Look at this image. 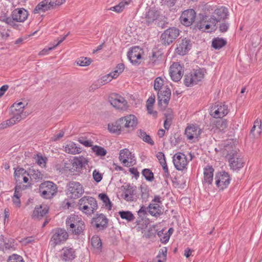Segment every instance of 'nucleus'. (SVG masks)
Returning a JSON list of instances; mask_svg holds the SVG:
<instances>
[{
	"mask_svg": "<svg viewBox=\"0 0 262 262\" xmlns=\"http://www.w3.org/2000/svg\"><path fill=\"white\" fill-rule=\"evenodd\" d=\"M79 210L83 212L90 215L97 209V203L95 199L91 196H84L79 200Z\"/></svg>",
	"mask_w": 262,
	"mask_h": 262,
	"instance_id": "f257e3e1",
	"label": "nucleus"
},
{
	"mask_svg": "<svg viewBox=\"0 0 262 262\" xmlns=\"http://www.w3.org/2000/svg\"><path fill=\"white\" fill-rule=\"evenodd\" d=\"M38 192L42 198L51 199L56 194L57 187L51 181H45L40 184Z\"/></svg>",
	"mask_w": 262,
	"mask_h": 262,
	"instance_id": "f03ea898",
	"label": "nucleus"
},
{
	"mask_svg": "<svg viewBox=\"0 0 262 262\" xmlns=\"http://www.w3.org/2000/svg\"><path fill=\"white\" fill-rule=\"evenodd\" d=\"M67 227H69L71 229L72 232L76 235H83L85 229V225L84 222L79 220V219L76 215H72L66 221Z\"/></svg>",
	"mask_w": 262,
	"mask_h": 262,
	"instance_id": "7ed1b4c3",
	"label": "nucleus"
},
{
	"mask_svg": "<svg viewBox=\"0 0 262 262\" xmlns=\"http://www.w3.org/2000/svg\"><path fill=\"white\" fill-rule=\"evenodd\" d=\"M50 244L53 247L64 243L69 237L67 231L62 228H57L53 229Z\"/></svg>",
	"mask_w": 262,
	"mask_h": 262,
	"instance_id": "20e7f679",
	"label": "nucleus"
},
{
	"mask_svg": "<svg viewBox=\"0 0 262 262\" xmlns=\"http://www.w3.org/2000/svg\"><path fill=\"white\" fill-rule=\"evenodd\" d=\"M205 70L199 69L185 76L184 83L186 86H191L201 81L204 78Z\"/></svg>",
	"mask_w": 262,
	"mask_h": 262,
	"instance_id": "39448f33",
	"label": "nucleus"
},
{
	"mask_svg": "<svg viewBox=\"0 0 262 262\" xmlns=\"http://www.w3.org/2000/svg\"><path fill=\"white\" fill-rule=\"evenodd\" d=\"M230 146H226L225 150L228 152L227 155L229 156V162L231 169L233 170L238 169L241 168L244 166V161L242 158L240 157L236 151L232 149L229 151L228 149ZM231 148H233V146H231Z\"/></svg>",
	"mask_w": 262,
	"mask_h": 262,
	"instance_id": "423d86ee",
	"label": "nucleus"
},
{
	"mask_svg": "<svg viewBox=\"0 0 262 262\" xmlns=\"http://www.w3.org/2000/svg\"><path fill=\"white\" fill-rule=\"evenodd\" d=\"M83 192V188L79 182L71 181L67 185V194L71 199H77Z\"/></svg>",
	"mask_w": 262,
	"mask_h": 262,
	"instance_id": "0eeeda50",
	"label": "nucleus"
},
{
	"mask_svg": "<svg viewBox=\"0 0 262 262\" xmlns=\"http://www.w3.org/2000/svg\"><path fill=\"white\" fill-rule=\"evenodd\" d=\"M27 104L28 103L26 102H20L14 103L11 106V111L13 114L12 118L17 122L25 118L27 116L26 113L24 112V108Z\"/></svg>",
	"mask_w": 262,
	"mask_h": 262,
	"instance_id": "6e6552de",
	"label": "nucleus"
},
{
	"mask_svg": "<svg viewBox=\"0 0 262 262\" xmlns=\"http://www.w3.org/2000/svg\"><path fill=\"white\" fill-rule=\"evenodd\" d=\"M179 35V30L176 28H170L165 30L161 36L162 43L169 45Z\"/></svg>",
	"mask_w": 262,
	"mask_h": 262,
	"instance_id": "1a4fd4ad",
	"label": "nucleus"
},
{
	"mask_svg": "<svg viewBox=\"0 0 262 262\" xmlns=\"http://www.w3.org/2000/svg\"><path fill=\"white\" fill-rule=\"evenodd\" d=\"M163 89L158 92V99L159 106L161 108L164 109L168 104L171 97V91L167 85L164 86Z\"/></svg>",
	"mask_w": 262,
	"mask_h": 262,
	"instance_id": "9d476101",
	"label": "nucleus"
},
{
	"mask_svg": "<svg viewBox=\"0 0 262 262\" xmlns=\"http://www.w3.org/2000/svg\"><path fill=\"white\" fill-rule=\"evenodd\" d=\"M109 101L114 107L118 110H126L127 108V102L125 99L117 94H111L109 98Z\"/></svg>",
	"mask_w": 262,
	"mask_h": 262,
	"instance_id": "9b49d317",
	"label": "nucleus"
},
{
	"mask_svg": "<svg viewBox=\"0 0 262 262\" xmlns=\"http://www.w3.org/2000/svg\"><path fill=\"white\" fill-rule=\"evenodd\" d=\"M215 180L216 187L221 190H223L229 184L230 178L228 173L223 171L215 174Z\"/></svg>",
	"mask_w": 262,
	"mask_h": 262,
	"instance_id": "f8f14e48",
	"label": "nucleus"
},
{
	"mask_svg": "<svg viewBox=\"0 0 262 262\" xmlns=\"http://www.w3.org/2000/svg\"><path fill=\"white\" fill-rule=\"evenodd\" d=\"M228 113V107L222 103H215L211 106L210 114L215 118H222Z\"/></svg>",
	"mask_w": 262,
	"mask_h": 262,
	"instance_id": "ddd939ff",
	"label": "nucleus"
},
{
	"mask_svg": "<svg viewBox=\"0 0 262 262\" xmlns=\"http://www.w3.org/2000/svg\"><path fill=\"white\" fill-rule=\"evenodd\" d=\"M123 128H126L129 131L134 130L138 124V119L134 115H128L119 119Z\"/></svg>",
	"mask_w": 262,
	"mask_h": 262,
	"instance_id": "4468645a",
	"label": "nucleus"
},
{
	"mask_svg": "<svg viewBox=\"0 0 262 262\" xmlns=\"http://www.w3.org/2000/svg\"><path fill=\"white\" fill-rule=\"evenodd\" d=\"M143 51L139 47L132 48L127 53V57L130 62L134 64H139L141 63L142 55Z\"/></svg>",
	"mask_w": 262,
	"mask_h": 262,
	"instance_id": "2eb2a0df",
	"label": "nucleus"
},
{
	"mask_svg": "<svg viewBox=\"0 0 262 262\" xmlns=\"http://www.w3.org/2000/svg\"><path fill=\"white\" fill-rule=\"evenodd\" d=\"M196 13L193 9H190L184 11L180 17L181 23L186 26H189L194 21Z\"/></svg>",
	"mask_w": 262,
	"mask_h": 262,
	"instance_id": "dca6fc26",
	"label": "nucleus"
},
{
	"mask_svg": "<svg viewBox=\"0 0 262 262\" xmlns=\"http://www.w3.org/2000/svg\"><path fill=\"white\" fill-rule=\"evenodd\" d=\"M169 74L173 81H179L184 74L183 68L180 63L174 62L170 67Z\"/></svg>",
	"mask_w": 262,
	"mask_h": 262,
	"instance_id": "f3484780",
	"label": "nucleus"
},
{
	"mask_svg": "<svg viewBox=\"0 0 262 262\" xmlns=\"http://www.w3.org/2000/svg\"><path fill=\"white\" fill-rule=\"evenodd\" d=\"M228 9L224 7L216 9L214 11V15L210 18V22L213 25V27H215L217 23L220 22L222 20H225L227 18Z\"/></svg>",
	"mask_w": 262,
	"mask_h": 262,
	"instance_id": "a211bd4d",
	"label": "nucleus"
},
{
	"mask_svg": "<svg viewBox=\"0 0 262 262\" xmlns=\"http://www.w3.org/2000/svg\"><path fill=\"white\" fill-rule=\"evenodd\" d=\"M173 163L177 170H182L186 168L188 161L184 154L178 152L173 156Z\"/></svg>",
	"mask_w": 262,
	"mask_h": 262,
	"instance_id": "6ab92c4d",
	"label": "nucleus"
},
{
	"mask_svg": "<svg viewBox=\"0 0 262 262\" xmlns=\"http://www.w3.org/2000/svg\"><path fill=\"white\" fill-rule=\"evenodd\" d=\"M134 158L128 149L125 148L120 151L119 159L126 166H130L133 164L135 161Z\"/></svg>",
	"mask_w": 262,
	"mask_h": 262,
	"instance_id": "aec40b11",
	"label": "nucleus"
},
{
	"mask_svg": "<svg viewBox=\"0 0 262 262\" xmlns=\"http://www.w3.org/2000/svg\"><path fill=\"white\" fill-rule=\"evenodd\" d=\"M185 134L189 140H192L198 138L201 134V129L196 125H191L188 126L185 131Z\"/></svg>",
	"mask_w": 262,
	"mask_h": 262,
	"instance_id": "412c9836",
	"label": "nucleus"
},
{
	"mask_svg": "<svg viewBox=\"0 0 262 262\" xmlns=\"http://www.w3.org/2000/svg\"><path fill=\"white\" fill-rule=\"evenodd\" d=\"M191 44L190 39H183L176 49L177 53L181 55H185L191 48Z\"/></svg>",
	"mask_w": 262,
	"mask_h": 262,
	"instance_id": "4be33fe9",
	"label": "nucleus"
},
{
	"mask_svg": "<svg viewBox=\"0 0 262 262\" xmlns=\"http://www.w3.org/2000/svg\"><path fill=\"white\" fill-rule=\"evenodd\" d=\"M76 257L75 250L70 247H66L62 248L60 257L64 261L71 260Z\"/></svg>",
	"mask_w": 262,
	"mask_h": 262,
	"instance_id": "5701e85b",
	"label": "nucleus"
},
{
	"mask_svg": "<svg viewBox=\"0 0 262 262\" xmlns=\"http://www.w3.org/2000/svg\"><path fill=\"white\" fill-rule=\"evenodd\" d=\"M214 169L212 166H207L204 169V180L203 183L205 185H209L213 181Z\"/></svg>",
	"mask_w": 262,
	"mask_h": 262,
	"instance_id": "b1692460",
	"label": "nucleus"
},
{
	"mask_svg": "<svg viewBox=\"0 0 262 262\" xmlns=\"http://www.w3.org/2000/svg\"><path fill=\"white\" fill-rule=\"evenodd\" d=\"M28 12L24 9H15L12 14L13 19L16 21L23 22L28 17Z\"/></svg>",
	"mask_w": 262,
	"mask_h": 262,
	"instance_id": "393cba45",
	"label": "nucleus"
},
{
	"mask_svg": "<svg viewBox=\"0 0 262 262\" xmlns=\"http://www.w3.org/2000/svg\"><path fill=\"white\" fill-rule=\"evenodd\" d=\"M136 187L130 185H127L124 188V190L121 194V197L127 201H133L134 199V195Z\"/></svg>",
	"mask_w": 262,
	"mask_h": 262,
	"instance_id": "a878e982",
	"label": "nucleus"
},
{
	"mask_svg": "<svg viewBox=\"0 0 262 262\" xmlns=\"http://www.w3.org/2000/svg\"><path fill=\"white\" fill-rule=\"evenodd\" d=\"M49 207L45 205L36 207L33 212L32 217L33 219H39L48 213Z\"/></svg>",
	"mask_w": 262,
	"mask_h": 262,
	"instance_id": "bb28decb",
	"label": "nucleus"
},
{
	"mask_svg": "<svg viewBox=\"0 0 262 262\" xmlns=\"http://www.w3.org/2000/svg\"><path fill=\"white\" fill-rule=\"evenodd\" d=\"M92 224H94L97 228L103 229L107 226V219L104 215L101 214L93 219Z\"/></svg>",
	"mask_w": 262,
	"mask_h": 262,
	"instance_id": "cd10ccee",
	"label": "nucleus"
},
{
	"mask_svg": "<svg viewBox=\"0 0 262 262\" xmlns=\"http://www.w3.org/2000/svg\"><path fill=\"white\" fill-rule=\"evenodd\" d=\"M159 16V12L155 9H149L145 14V21L149 25L156 20Z\"/></svg>",
	"mask_w": 262,
	"mask_h": 262,
	"instance_id": "c85d7f7f",
	"label": "nucleus"
},
{
	"mask_svg": "<svg viewBox=\"0 0 262 262\" xmlns=\"http://www.w3.org/2000/svg\"><path fill=\"white\" fill-rule=\"evenodd\" d=\"M261 130V122L260 120L256 119L251 129L250 135H252L254 138H257L260 136Z\"/></svg>",
	"mask_w": 262,
	"mask_h": 262,
	"instance_id": "c756f323",
	"label": "nucleus"
},
{
	"mask_svg": "<svg viewBox=\"0 0 262 262\" xmlns=\"http://www.w3.org/2000/svg\"><path fill=\"white\" fill-rule=\"evenodd\" d=\"M64 151L69 154L76 155L81 152V148L73 142H69L64 146Z\"/></svg>",
	"mask_w": 262,
	"mask_h": 262,
	"instance_id": "7c9ffc66",
	"label": "nucleus"
},
{
	"mask_svg": "<svg viewBox=\"0 0 262 262\" xmlns=\"http://www.w3.org/2000/svg\"><path fill=\"white\" fill-rule=\"evenodd\" d=\"M148 210L152 216H157L162 214V207L159 204L150 203L148 207Z\"/></svg>",
	"mask_w": 262,
	"mask_h": 262,
	"instance_id": "2f4dec72",
	"label": "nucleus"
},
{
	"mask_svg": "<svg viewBox=\"0 0 262 262\" xmlns=\"http://www.w3.org/2000/svg\"><path fill=\"white\" fill-rule=\"evenodd\" d=\"M113 78H112V74L110 73L109 74L103 76L100 79H99L96 82V83L93 84L90 88L92 90L98 89L100 86L111 81Z\"/></svg>",
	"mask_w": 262,
	"mask_h": 262,
	"instance_id": "473e14b6",
	"label": "nucleus"
},
{
	"mask_svg": "<svg viewBox=\"0 0 262 262\" xmlns=\"http://www.w3.org/2000/svg\"><path fill=\"white\" fill-rule=\"evenodd\" d=\"M122 128L123 126L119 119L115 122L108 124V129L112 133L120 134Z\"/></svg>",
	"mask_w": 262,
	"mask_h": 262,
	"instance_id": "72a5a7b5",
	"label": "nucleus"
},
{
	"mask_svg": "<svg viewBox=\"0 0 262 262\" xmlns=\"http://www.w3.org/2000/svg\"><path fill=\"white\" fill-rule=\"evenodd\" d=\"M196 28L200 31H205L210 29L211 27H213V25L209 21H207L204 18L198 22L196 26ZM215 29V27L212 28V29Z\"/></svg>",
	"mask_w": 262,
	"mask_h": 262,
	"instance_id": "f704fd0d",
	"label": "nucleus"
},
{
	"mask_svg": "<svg viewBox=\"0 0 262 262\" xmlns=\"http://www.w3.org/2000/svg\"><path fill=\"white\" fill-rule=\"evenodd\" d=\"M25 175H28L26 171L23 168L16 169L14 171V177L16 182L18 184L22 183V179Z\"/></svg>",
	"mask_w": 262,
	"mask_h": 262,
	"instance_id": "c9c22d12",
	"label": "nucleus"
},
{
	"mask_svg": "<svg viewBox=\"0 0 262 262\" xmlns=\"http://www.w3.org/2000/svg\"><path fill=\"white\" fill-rule=\"evenodd\" d=\"M226 44L227 41L222 38H215L212 41V46L215 49H220Z\"/></svg>",
	"mask_w": 262,
	"mask_h": 262,
	"instance_id": "e433bc0d",
	"label": "nucleus"
},
{
	"mask_svg": "<svg viewBox=\"0 0 262 262\" xmlns=\"http://www.w3.org/2000/svg\"><path fill=\"white\" fill-rule=\"evenodd\" d=\"M130 2V0H123L118 5L112 7L110 8V10L115 11L117 13L122 12L125 8L126 5H128Z\"/></svg>",
	"mask_w": 262,
	"mask_h": 262,
	"instance_id": "4c0bfd02",
	"label": "nucleus"
},
{
	"mask_svg": "<svg viewBox=\"0 0 262 262\" xmlns=\"http://www.w3.org/2000/svg\"><path fill=\"white\" fill-rule=\"evenodd\" d=\"M86 160L82 157H76L74 159L73 162L72 163L73 168L76 169L81 168L85 164Z\"/></svg>",
	"mask_w": 262,
	"mask_h": 262,
	"instance_id": "58836bf2",
	"label": "nucleus"
},
{
	"mask_svg": "<svg viewBox=\"0 0 262 262\" xmlns=\"http://www.w3.org/2000/svg\"><path fill=\"white\" fill-rule=\"evenodd\" d=\"M48 3H49V0H44L39 3L34 10V13H37L40 10L42 11L43 12H45L48 10H50V8L47 5Z\"/></svg>",
	"mask_w": 262,
	"mask_h": 262,
	"instance_id": "ea45409f",
	"label": "nucleus"
},
{
	"mask_svg": "<svg viewBox=\"0 0 262 262\" xmlns=\"http://www.w3.org/2000/svg\"><path fill=\"white\" fill-rule=\"evenodd\" d=\"M21 188L20 185H16L15 187V192L14 195L12 198V200L14 204L17 207L20 206V201L19 198L20 196V193L19 192V189Z\"/></svg>",
	"mask_w": 262,
	"mask_h": 262,
	"instance_id": "a19ab883",
	"label": "nucleus"
},
{
	"mask_svg": "<svg viewBox=\"0 0 262 262\" xmlns=\"http://www.w3.org/2000/svg\"><path fill=\"white\" fill-rule=\"evenodd\" d=\"M119 214L122 219H125L128 222L133 221L135 219L133 214L129 211H119Z\"/></svg>",
	"mask_w": 262,
	"mask_h": 262,
	"instance_id": "79ce46f5",
	"label": "nucleus"
},
{
	"mask_svg": "<svg viewBox=\"0 0 262 262\" xmlns=\"http://www.w3.org/2000/svg\"><path fill=\"white\" fill-rule=\"evenodd\" d=\"M98 197L104 203L105 207L111 210L112 205L107 195L105 193H100Z\"/></svg>",
	"mask_w": 262,
	"mask_h": 262,
	"instance_id": "37998d69",
	"label": "nucleus"
},
{
	"mask_svg": "<svg viewBox=\"0 0 262 262\" xmlns=\"http://www.w3.org/2000/svg\"><path fill=\"white\" fill-rule=\"evenodd\" d=\"M92 150L97 156H104L107 153L103 147L97 145L94 146Z\"/></svg>",
	"mask_w": 262,
	"mask_h": 262,
	"instance_id": "c03bdc74",
	"label": "nucleus"
},
{
	"mask_svg": "<svg viewBox=\"0 0 262 262\" xmlns=\"http://www.w3.org/2000/svg\"><path fill=\"white\" fill-rule=\"evenodd\" d=\"M163 80L161 77H157L154 81V89L156 91L160 92L163 90Z\"/></svg>",
	"mask_w": 262,
	"mask_h": 262,
	"instance_id": "a18cd8bd",
	"label": "nucleus"
},
{
	"mask_svg": "<svg viewBox=\"0 0 262 262\" xmlns=\"http://www.w3.org/2000/svg\"><path fill=\"white\" fill-rule=\"evenodd\" d=\"M124 70V65L123 63L118 64L115 68V70L112 73V78H117L119 75Z\"/></svg>",
	"mask_w": 262,
	"mask_h": 262,
	"instance_id": "49530a36",
	"label": "nucleus"
},
{
	"mask_svg": "<svg viewBox=\"0 0 262 262\" xmlns=\"http://www.w3.org/2000/svg\"><path fill=\"white\" fill-rule=\"evenodd\" d=\"M215 127L220 131H223L227 127V123L226 120L221 119L217 120L214 123Z\"/></svg>",
	"mask_w": 262,
	"mask_h": 262,
	"instance_id": "de8ad7c7",
	"label": "nucleus"
},
{
	"mask_svg": "<svg viewBox=\"0 0 262 262\" xmlns=\"http://www.w3.org/2000/svg\"><path fill=\"white\" fill-rule=\"evenodd\" d=\"M92 60L87 57H81L77 59L76 63L80 66H88L91 64Z\"/></svg>",
	"mask_w": 262,
	"mask_h": 262,
	"instance_id": "09e8293b",
	"label": "nucleus"
},
{
	"mask_svg": "<svg viewBox=\"0 0 262 262\" xmlns=\"http://www.w3.org/2000/svg\"><path fill=\"white\" fill-rule=\"evenodd\" d=\"M16 122H17L11 117L10 119H8L0 124V130L6 128L7 127L12 126Z\"/></svg>",
	"mask_w": 262,
	"mask_h": 262,
	"instance_id": "8fccbe9b",
	"label": "nucleus"
},
{
	"mask_svg": "<svg viewBox=\"0 0 262 262\" xmlns=\"http://www.w3.org/2000/svg\"><path fill=\"white\" fill-rule=\"evenodd\" d=\"M139 137L142 139L144 142H146L151 145L154 144V142L151 139L150 137L147 135L145 132L140 130Z\"/></svg>",
	"mask_w": 262,
	"mask_h": 262,
	"instance_id": "3c124183",
	"label": "nucleus"
},
{
	"mask_svg": "<svg viewBox=\"0 0 262 262\" xmlns=\"http://www.w3.org/2000/svg\"><path fill=\"white\" fill-rule=\"evenodd\" d=\"M92 246L97 249H99L102 246V243L100 238L97 236H94L91 239Z\"/></svg>",
	"mask_w": 262,
	"mask_h": 262,
	"instance_id": "603ef678",
	"label": "nucleus"
},
{
	"mask_svg": "<svg viewBox=\"0 0 262 262\" xmlns=\"http://www.w3.org/2000/svg\"><path fill=\"white\" fill-rule=\"evenodd\" d=\"M142 173L147 181H152L154 180V173L149 169H143Z\"/></svg>",
	"mask_w": 262,
	"mask_h": 262,
	"instance_id": "864d4df0",
	"label": "nucleus"
},
{
	"mask_svg": "<svg viewBox=\"0 0 262 262\" xmlns=\"http://www.w3.org/2000/svg\"><path fill=\"white\" fill-rule=\"evenodd\" d=\"M158 235L160 237V240L163 243H166L169 239V235L167 233H164V230L158 232Z\"/></svg>",
	"mask_w": 262,
	"mask_h": 262,
	"instance_id": "5fc2aeb1",
	"label": "nucleus"
},
{
	"mask_svg": "<svg viewBox=\"0 0 262 262\" xmlns=\"http://www.w3.org/2000/svg\"><path fill=\"white\" fill-rule=\"evenodd\" d=\"M8 262H25V261L21 256L13 254L9 256Z\"/></svg>",
	"mask_w": 262,
	"mask_h": 262,
	"instance_id": "6e6d98bb",
	"label": "nucleus"
},
{
	"mask_svg": "<svg viewBox=\"0 0 262 262\" xmlns=\"http://www.w3.org/2000/svg\"><path fill=\"white\" fill-rule=\"evenodd\" d=\"M160 56V55L159 53L153 52L152 55L149 57V63L152 65L156 64L157 61L159 60V58Z\"/></svg>",
	"mask_w": 262,
	"mask_h": 262,
	"instance_id": "4d7b16f0",
	"label": "nucleus"
},
{
	"mask_svg": "<svg viewBox=\"0 0 262 262\" xmlns=\"http://www.w3.org/2000/svg\"><path fill=\"white\" fill-rule=\"evenodd\" d=\"M46 158H43L41 156L37 155L36 161L38 165L41 167H45L46 165Z\"/></svg>",
	"mask_w": 262,
	"mask_h": 262,
	"instance_id": "13d9d810",
	"label": "nucleus"
},
{
	"mask_svg": "<svg viewBox=\"0 0 262 262\" xmlns=\"http://www.w3.org/2000/svg\"><path fill=\"white\" fill-rule=\"evenodd\" d=\"M93 177L94 180L97 182H99L102 179V175L98 170L95 169L93 172Z\"/></svg>",
	"mask_w": 262,
	"mask_h": 262,
	"instance_id": "bf43d9fd",
	"label": "nucleus"
},
{
	"mask_svg": "<svg viewBox=\"0 0 262 262\" xmlns=\"http://www.w3.org/2000/svg\"><path fill=\"white\" fill-rule=\"evenodd\" d=\"M167 250L166 248H164L159 251L157 258H160L163 260H165L166 259Z\"/></svg>",
	"mask_w": 262,
	"mask_h": 262,
	"instance_id": "052dcab7",
	"label": "nucleus"
},
{
	"mask_svg": "<svg viewBox=\"0 0 262 262\" xmlns=\"http://www.w3.org/2000/svg\"><path fill=\"white\" fill-rule=\"evenodd\" d=\"M31 174L32 177L35 179H41L42 178V174L38 170H32L31 171Z\"/></svg>",
	"mask_w": 262,
	"mask_h": 262,
	"instance_id": "680f3d73",
	"label": "nucleus"
},
{
	"mask_svg": "<svg viewBox=\"0 0 262 262\" xmlns=\"http://www.w3.org/2000/svg\"><path fill=\"white\" fill-rule=\"evenodd\" d=\"M156 156L161 165L166 163L165 155L162 152H158Z\"/></svg>",
	"mask_w": 262,
	"mask_h": 262,
	"instance_id": "e2e57ef3",
	"label": "nucleus"
},
{
	"mask_svg": "<svg viewBox=\"0 0 262 262\" xmlns=\"http://www.w3.org/2000/svg\"><path fill=\"white\" fill-rule=\"evenodd\" d=\"M147 209L148 207L142 206L138 211V214L140 217L143 218L144 216L147 214Z\"/></svg>",
	"mask_w": 262,
	"mask_h": 262,
	"instance_id": "0e129e2a",
	"label": "nucleus"
},
{
	"mask_svg": "<svg viewBox=\"0 0 262 262\" xmlns=\"http://www.w3.org/2000/svg\"><path fill=\"white\" fill-rule=\"evenodd\" d=\"M78 141L82 144L84 145L86 147L92 146V142L89 140H85L83 138H80L78 139Z\"/></svg>",
	"mask_w": 262,
	"mask_h": 262,
	"instance_id": "69168bd1",
	"label": "nucleus"
},
{
	"mask_svg": "<svg viewBox=\"0 0 262 262\" xmlns=\"http://www.w3.org/2000/svg\"><path fill=\"white\" fill-rule=\"evenodd\" d=\"M229 28V24L225 21L222 23L219 26L220 31L222 32H225Z\"/></svg>",
	"mask_w": 262,
	"mask_h": 262,
	"instance_id": "338daca9",
	"label": "nucleus"
},
{
	"mask_svg": "<svg viewBox=\"0 0 262 262\" xmlns=\"http://www.w3.org/2000/svg\"><path fill=\"white\" fill-rule=\"evenodd\" d=\"M72 166V164L68 162H64L63 167L62 168H57V169L59 170V171H62L63 170H70L71 168V166Z\"/></svg>",
	"mask_w": 262,
	"mask_h": 262,
	"instance_id": "774afa93",
	"label": "nucleus"
}]
</instances>
